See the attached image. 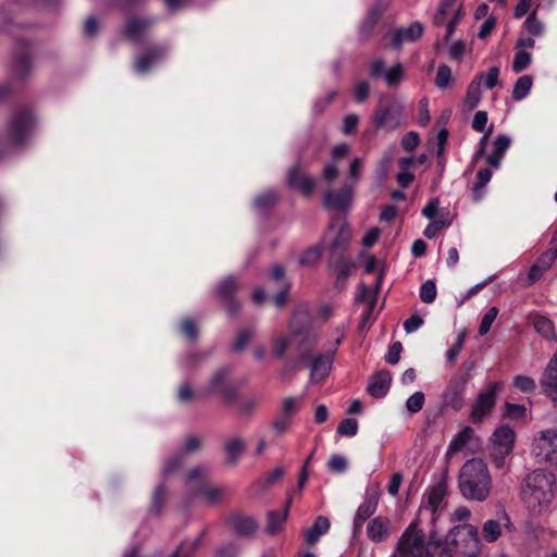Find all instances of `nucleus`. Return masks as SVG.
I'll return each mask as SVG.
<instances>
[{
    "label": "nucleus",
    "mask_w": 557,
    "mask_h": 557,
    "mask_svg": "<svg viewBox=\"0 0 557 557\" xmlns=\"http://www.w3.org/2000/svg\"><path fill=\"white\" fill-rule=\"evenodd\" d=\"M473 430L470 426H465L460 430L450 441L447 453L454 454L461 450L471 440Z\"/></svg>",
    "instance_id": "obj_40"
},
{
    "label": "nucleus",
    "mask_w": 557,
    "mask_h": 557,
    "mask_svg": "<svg viewBox=\"0 0 557 557\" xmlns=\"http://www.w3.org/2000/svg\"><path fill=\"white\" fill-rule=\"evenodd\" d=\"M373 124L376 128L395 131L401 125V112L392 107L380 108L374 113Z\"/></svg>",
    "instance_id": "obj_16"
},
{
    "label": "nucleus",
    "mask_w": 557,
    "mask_h": 557,
    "mask_svg": "<svg viewBox=\"0 0 557 557\" xmlns=\"http://www.w3.org/2000/svg\"><path fill=\"white\" fill-rule=\"evenodd\" d=\"M541 385L544 394L552 400H557V351L549 360L543 373Z\"/></svg>",
    "instance_id": "obj_23"
},
{
    "label": "nucleus",
    "mask_w": 557,
    "mask_h": 557,
    "mask_svg": "<svg viewBox=\"0 0 557 557\" xmlns=\"http://www.w3.org/2000/svg\"><path fill=\"white\" fill-rule=\"evenodd\" d=\"M523 29L532 37H540L544 34V24L532 12L523 23Z\"/></svg>",
    "instance_id": "obj_45"
},
{
    "label": "nucleus",
    "mask_w": 557,
    "mask_h": 557,
    "mask_svg": "<svg viewBox=\"0 0 557 557\" xmlns=\"http://www.w3.org/2000/svg\"><path fill=\"white\" fill-rule=\"evenodd\" d=\"M406 41H416L423 34V25L420 22H413L406 28H399Z\"/></svg>",
    "instance_id": "obj_57"
},
{
    "label": "nucleus",
    "mask_w": 557,
    "mask_h": 557,
    "mask_svg": "<svg viewBox=\"0 0 557 557\" xmlns=\"http://www.w3.org/2000/svg\"><path fill=\"white\" fill-rule=\"evenodd\" d=\"M33 124L34 117L30 111L15 112L8 125L7 141L13 146L23 144L28 138Z\"/></svg>",
    "instance_id": "obj_7"
},
{
    "label": "nucleus",
    "mask_w": 557,
    "mask_h": 557,
    "mask_svg": "<svg viewBox=\"0 0 557 557\" xmlns=\"http://www.w3.org/2000/svg\"><path fill=\"white\" fill-rule=\"evenodd\" d=\"M166 54L164 47H153L148 53L135 61V71L138 74H146L152 66L161 61Z\"/></svg>",
    "instance_id": "obj_28"
},
{
    "label": "nucleus",
    "mask_w": 557,
    "mask_h": 557,
    "mask_svg": "<svg viewBox=\"0 0 557 557\" xmlns=\"http://www.w3.org/2000/svg\"><path fill=\"white\" fill-rule=\"evenodd\" d=\"M554 474L545 471H533L523 479L520 487L521 499L528 510L540 515L548 509L554 499Z\"/></svg>",
    "instance_id": "obj_3"
},
{
    "label": "nucleus",
    "mask_w": 557,
    "mask_h": 557,
    "mask_svg": "<svg viewBox=\"0 0 557 557\" xmlns=\"http://www.w3.org/2000/svg\"><path fill=\"white\" fill-rule=\"evenodd\" d=\"M379 505V487L369 486L366 491V497L359 505L354 518V535L357 536L363 523L372 516L377 509Z\"/></svg>",
    "instance_id": "obj_12"
},
{
    "label": "nucleus",
    "mask_w": 557,
    "mask_h": 557,
    "mask_svg": "<svg viewBox=\"0 0 557 557\" xmlns=\"http://www.w3.org/2000/svg\"><path fill=\"white\" fill-rule=\"evenodd\" d=\"M533 85V79L530 75L520 76L512 88V99L516 101H521L530 94V90Z\"/></svg>",
    "instance_id": "obj_39"
},
{
    "label": "nucleus",
    "mask_w": 557,
    "mask_h": 557,
    "mask_svg": "<svg viewBox=\"0 0 557 557\" xmlns=\"http://www.w3.org/2000/svg\"><path fill=\"white\" fill-rule=\"evenodd\" d=\"M447 484L448 472L444 470L423 494L419 508V519H429L433 525L432 528H440L438 523L444 522L443 513L447 506Z\"/></svg>",
    "instance_id": "obj_4"
},
{
    "label": "nucleus",
    "mask_w": 557,
    "mask_h": 557,
    "mask_svg": "<svg viewBox=\"0 0 557 557\" xmlns=\"http://www.w3.org/2000/svg\"><path fill=\"white\" fill-rule=\"evenodd\" d=\"M499 67L493 66L486 73H481L475 81L483 83L486 89L498 85Z\"/></svg>",
    "instance_id": "obj_49"
},
{
    "label": "nucleus",
    "mask_w": 557,
    "mask_h": 557,
    "mask_svg": "<svg viewBox=\"0 0 557 557\" xmlns=\"http://www.w3.org/2000/svg\"><path fill=\"white\" fill-rule=\"evenodd\" d=\"M511 139L508 135L502 134L495 137L493 140V151L486 156V162L493 169L500 166L502 160L509 149Z\"/></svg>",
    "instance_id": "obj_27"
},
{
    "label": "nucleus",
    "mask_w": 557,
    "mask_h": 557,
    "mask_svg": "<svg viewBox=\"0 0 557 557\" xmlns=\"http://www.w3.org/2000/svg\"><path fill=\"white\" fill-rule=\"evenodd\" d=\"M441 545L450 557H475L480 552L478 529L469 523L451 527L445 536L441 534Z\"/></svg>",
    "instance_id": "obj_5"
},
{
    "label": "nucleus",
    "mask_w": 557,
    "mask_h": 557,
    "mask_svg": "<svg viewBox=\"0 0 557 557\" xmlns=\"http://www.w3.org/2000/svg\"><path fill=\"white\" fill-rule=\"evenodd\" d=\"M503 529H512V524L506 512H503L497 520H486L482 527V536L486 542L493 543L498 540Z\"/></svg>",
    "instance_id": "obj_22"
},
{
    "label": "nucleus",
    "mask_w": 557,
    "mask_h": 557,
    "mask_svg": "<svg viewBox=\"0 0 557 557\" xmlns=\"http://www.w3.org/2000/svg\"><path fill=\"white\" fill-rule=\"evenodd\" d=\"M321 253H322L321 246L310 247L302 252V255L299 258V262L302 265H313L320 260Z\"/></svg>",
    "instance_id": "obj_51"
},
{
    "label": "nucleus",
    "mask_w": 557,
    "mask_h": 557,
    "mask_svg": "<svg viewBox=\"0 0 557 557\" xmlns=\"http://www.w3.org/2000/svg\"><path fill=\"white\" fill-rule=\"evenodd\" d=\"M333 232H335V234L329 245L330 257H338L345 255V251L351 239V231L349 226L345 222H338V224L332 223L327 233L325 234V237Z\"/></svg>",
    "instance_id": "obj_14"
},
{
    "label": "nucleus",
    "mask_w": 557,
    "mask_h": 557,
    "mask_svg": "<svg viewBox=\"0 0 557 557\" xmlns=\"http://www.w3.org/2000/svg\"><path fill=\"white\" fill-rule=\"evenodd\" d=\"M227 491L224 486L215 485H200L198 488L191 490L189 496L185 497L184 509H188L189 506L201 499L206 505L214 506L220 504L226 497Z\"/></svg>",
    "instance_id": "obj_11"
},
{
    "label": "nucleus",
    "mask_w": 557,
    "mask_h": 557,
    "mask_svg": "<svg viewBox=\"0 0 557 557\" xmlns=\"http://www.w3.org/2000/svg\"><path fill=\"white\" fill-rule=\"evenodd\" d=\"M355 267L354 261L346 255L330 257L329 268L336 275V286L343 288L345 282Z\"/></svg>",
    "instance_id": "obj_19"
},
{
    "label": "nucleus",
    "mask_w": 557,
    "mask_h": 557,
    "mask_svg": "<svg viewBox=\"0 0 557 557\" xmlns=\"http://www.w3.org/2000/svg\"><path fill=\"white\" fill-rule=\"evenodd\" d=\"M385 7V4L377 3L369 9L367 16L360 27V33L363 37H370Z\"/></svg>",
    "instance_id": "obj_35"
},
{
    "label": "nucleus",
    "mask_w": 557,
    "mask_h": 557,
    "mask_svg": "<svg viewBox=\"0 0 557 557\" xmlns=\"http://www.w3.org/2000/svg\"><path fill=\"white\" fill-rule=\"evenodd\" d=\"M209 478V469L203 466H196L189 469L185 476L186 496H189L191 490L205 485Z\"/></svg>",
    "instance_id": "obj_31"
},
{
    "label": "nucleus",
    "mask_w": 557,
    "mask_h": 557,
    "mask_svg": "<svg viewBox=\"0 0 557 557\" xmlns=\"http://www.w3.org/2000/svg\"><path fill=\"white\" fill-rule=\"evenodd\" d=\"M200 448V440L196 436H188L181 450L169 459L163 466V474L169 475L177 470L187 454L197 451Z\"/></svg>",
    "instance_id": "obj_18"
},
{
    "label": "nucleus",
    "mask_w": 557,
    "mask_h": 557,
    "mask_svg": "<svg viewBox=\"0 0 557 557\" xmlns=\"http://www.w3.org/2000/svg\"><path fill=\"white\" fill-rule=\"evenodd\" d=\"M491 457L497 468L503 467L506 456H508L513 447L515 432L508 425L497 428L492 437Z\"/></svg>",
    "instance_id": "obj_8"
},
{
    "label": "nucleus",
    "mask_w": 557,
    "mask_h": 557,
    "mask_svg": "<svg viewBox=\"0 0 557 557\" xmlns=\"http://www.w3.org/2000/svg\"><path fill=\"white\" fill-rule=\"evenodd\" d=\"M457 0H441L438 8L433 16V24L435 26L444 25L447 15L453 11Z\"/></svg>",
    "instance_id": "obj_44"
},
{
    "label": "nucleus",
    "mask_w": 557,
    "mask_h": 557,
    "mask_svg": "<svg viewBox=\"0 0 557 557\" xmlns=\"http://www.w3.org/2000/svg\"><path fill=\"white\" fill-rule=\"evenodd\" d=\"M405 76V69L401 63H396L384 72L383 78L389 87L398 86Z\"/></svg>",
    "instance_id": "obj_42"
},
{
    "label": "nucleus",
    "mask_w": 557,
    "mask_h": 557,
    "mask_svg": "<svg viewBox=\"0 0 557 557\" xmlns=\"http://www.w3.org/2000/svg\"><path fill=\"white\" fill-rule=\"evenodd\" d=\"M278 200V196L273 190H267L259 195L253 202L255 210L263 213L270 210Z\"/></svg>",
    "instance_id": "obj_41"
},
{
    "label": "nucleus",
    "mask_w": 557,
    "mask_h": 557,
    "mask_svg": "<svg viewBox=\"0 0 557 557\" xmlns=\"http://www.w3.org/2000/svg\"><path fill=\"white\" fill-rule=\"evenodd\" d=\"M500 388L502 382H494L478 395L470 414L474 423L481 422L492 411L496 403V394Z\"/></svg>",
    "instance_id": "obj_10"
},
{
    "label": "nucleus",
    "mask_w": 557,
    "mask_h": 557,
    "mask_svg": "<svg viewBox=\"0 0 557 557\" xmlns=\"http://www.w3.org/2000/svg\"><path fill=\"white\" fill-rule=\"evenodd\" d=\"M230 368L218 369L210 377L203 393L207 395L221 394L226 404H232L237 395L236 387L228 381Z\"/></svg>",
    "instance_id": "obj_9"
},
{
    "label": "nucleus",
    "mask_w": 557,
    "mask_h": 557,
    "mask_svg": "<svg viewBox=\"0 0 557 557\" xmlns=\"http://www.w3.org/2000/svg\"><path fill=\"white\" fill-rule=\"evenodd\" d=\"M287 183L290 187L299 189L306 196L310 195L315 187L314 178L307 175L299 165L289 171Z\"/></svg>",
    "instance_id": "obj_25"
},
{
    "label": "nucleus",
    "mask_w": 557,
    "mask_h": 557,
    "mask_svg": "<svg viewBox=\"0 0 557 557\" xmlns=\"http://www.w3.org/2000/svg\"><path fill=\"white\" fill-rule=\"evenodd\" d=\"M288 509H289V504H287L285 506L283 512L270 511L268 513V523H267V528H265L268 533L275 534L282 530L283 524L286 521L287 516H288Z\"/></svg>",
    "instance_id": "obj_38"
},
{
    "label": "nucleus",
    "mask_w": 557,
    "mask_h": 557,
    "mask_svg": "<svg viewBox=\"0 0 557 557\" xmlns=\"http://www.w3.org/2000/svg\"><path fill=\"white\" fill-rule=\"evenodd\" d=\"M368 537L373 542H383L392 534V523L386 517H375L367 525Z\"/></svg>",
    "instance_id": "obj_24"
},
{
    "label": "nucleus",
    "mask_w": 557,
    "mask_h": 557,
    "mask_svg": "<svg viewBox=\"0 0 557 557\" xmlns=\"http://www.w3.org/2000/svg\"><path fill=\"white\" fill-rule=\"evenodd\" d=\"M294 336H299L297 342V363L307 361L311 357V352L319 341V336L314 331L305 330L301 332L293 331Z\"/></svg>",
    "instance_id": "obj_17"
},
{
    "label": "nucleus",
    "mask_w": 557,
    "mask_h": 557,
    "mask_svg": "<svg viewBox=\"0 0 557 557\" xmlns=\"http://www.w3.org/2000/svg\"><path fill=\"white\" fill-rule=\"evenodd\" d=\"M152 23L153 20L151 18H132L126 23L123 32L129 39L138 40Z\"/></svg>",
    "instance_id": "obj_33"
},
{
    "label": "nucleus",
    "mask_w": 557,
    "mask_h": 557,
    "mask_svg": "<svg viewBox=\"0 0 557 557\" xmlns=\"http://www.w3.org/2000/svg\"><path fill=\"white\" fill-rule=\"evenodd\" d=\"M498 309L496 307H491L482 317L480 326H479V333L480 335H485L488 333L492 324L494 323L495 319L497 318Z\"/></svg>",
    "instance_id": "obj_53"
},
{
    "label": "nucleus",
    "mask_w": 557,
    "mask_h": 557,
    "mask_svg": "<svg viewBox=\"0 0 557 557\" xmlns=\"http://www.w3.org/2000/svg\"><path fill=\"white\" fill-rule=\"evenodd\" d=\"M481 86L480 81H472L468 86L465 104L470 109H474L481 101Z\"/></svg>",
    "instance_id": "obj_43"
},
{
    "label": "nucleus",
    "mask_w": 557,
    "mask_h": 557,
    "mask_svg": "<svg viewBox=\"0 0 557 557\" xmlns=\"http://www.w3.org/2000/svg\"><path fill=\"white\" fill-rule=\"evenodd\" d=\"M458 488L463 498L482 503L490 497L492 476L481 458L467 460L459 470Z\"/></svg>",
    "instance_id": "obj_2"
},
{
    "label": "nucleus",
    "mask_w": 557,
    "mask_h": 557,
    "mask_svg": "<svg viewBox=\"0 0 557 557\" xmlns=\"http://www.w3.org/2000/svg\"><path fill=\"white\" fill-rule=\"evenodd\" d=\"M557 259V246L554 249L545 251L528 272V284L532 285L539 281L542 275L552 267Z\"/></svg>",
    "instance_id": "obj_20"
},
{
    "label": "nucleus",
    "mask_w": 557,
    "mask_h": 557,
    "mask_svg": "<svg viewBox=\"0 0 557 557\" xmlns=\"http://www.w3.org/2000/svg\"><path fill=\"white\" fill-rule=\"evenodd\" d=\"M327 466L331 471L341 473L347 469V459L341 455H333L330 458Z\"/></svg>",
    "instance_id": "obj_64"
},
{
    "label": "nucleus",
    "mask_w": 557,
    "mask_h": 557,
    "mask_svg": "<svg viewBox=\"0 0 557 557\" xmlns=\"http://www.w3.org/2000/svg\"><path fill=\"white\" fill-rule=\"evenodd\" d=\"M420 143V137H419V134L417 132H409L407 133L403 139H401V147L406 150V151H412L414 150L418 145Z\"/></svg>",
    "instance_id": "obj_62"
},
{
    "label": "nucleus",
    "mask_w": 557,
    "mask_h": 557,
    "mask_svg": "<svg viewBox=\"0 0 557 557\" xmlns=\"http://www.w3.org/2000/svg\"><path fill=\"white\" fill-rule=\"evenodd\" d=\"M352 196L354 188L346 184L339 190H327L324 195V205L334 210H343L350 203Z\"/></svg>",
    "instance_id": "obj_21"
},
{
    "label": "nucleus",
    "mask_w": 557,
    "mask_h": 557,
    "mask_svg": "<svg viewBox=\"0 0 557 557\" xmlns=\"http://www.w3.org/2000/svg\"><path fill=\"white\" fill-rule=\"evenodd\" d=\"M391 382V373L387 370H382L371 376L367 391L372 397L382 398L387 394Z\"/></svg>",
    "instance_id": "obj_26"
},
{
    "label": "nucleus",
    "mask_w": 557,
    "mask_h": 557,
    "mask_svg": "<svg viewBox=\"0 0 557 557\" xmlns=\"http://www.w3.org/2000/svg\"><path fill=\"white\" fill-rule=\"evenodd\" d=\"M252 336V330L246 329L240 331L232 346V350L236 352L242 351L247 346Z\"/></svg>",
    "instance_id": "obj_60"
},
{
    "label": "nucleus",
    "mask_w": 557,
    "mask_h": 557,
    "mask_svg": "<svg viewBox=\"0 0 557 557\" xmlns=\"http://www.w3.org/2000/svg\"><path fill=\"white\" fill-rule=\"evenodd\" d=\"M331 522L329 518L324 516H319L315 519L313 525L305 532V540L307 544H315L323 534L329 532Z\"/></svg>",
    "instance_id": "obj_34"
},
{
    "label": "nucleus",
    "mask_w": 557,
    "mask_h": 557,
    "mask_svg": "<svg viewBox=\"0 0 557 557\" xmlns=\"http://www.w3.org/2000/svg\"><path fill=\"white\" fill-rule=\"evenodd\" d=\"M272 343V355L276 359L284 357L288 346L289 338L286 335H274L271 339Z\"/></svg>",
    "instance_id": "obj_48"
},
{
    "label": "nucleus",
    "mask_w": 557,
    "mask_h": 557,
    "mask_svg": "<svg viewBox=\"0 0 557 557\" xmlns=\"http://www.w3.org/2000/svg\"><path fill=\"white\" fill-rule=\"evenodd\" d=\"M237 288V283L233 276L226 277L224 281H222L218 288H216V295L220 298H223L226 300V307L230 313L234 314L239 309V304L235 301L234 299H230L231 294Z\"/></svg>",
    "instance_id": "obj_29"
},
{
    "label": "nucleus",
    "mask_w": 557,
    "mask_h": 557,
    "mask_svg": "<svg viewBox=\"0 0 557 557\" xmlns=\"http://www.w3.org/2000/svg\"><path fill=\"white\" fill-rule=\"evenodd\" d=\"M357 301H366L369 304V311H371L376 301V292L368 287L364 284H360L359 292L357 294Z\"/></svg>",
    "instance_id": "obj_55"
},
{
    "label": "nucleus",
    "mask_w": 557,
    "mask_h": 557,
    "mask_svg": "<svg viewBox=\"0 0 557 557\" xmlns=\"http://www.w3.org/2000/svg\"><path fill=\"white\" fill-rule=\"evenodd\" d=\"M441 531L442 528H432L426 541L417 522L410 523L399 539L393 557H450L446 547L441 545Z\"/></svg>",
    "instance_id": "obj_1"
},
{
    "label": "nucleus",
    "mask_w": 557,
    "mask_h": 557,
    "mask_svg": "<svg viewBox=\"0 0 557 557\" xmlns=\"http://www.w3.org/2000/svg\"><path fill=\"white\" fill-rule=\"evenodd\" d=\"M492 171L491 169H481L476 173V182L473 185L472 188V199L475 202H479L483 199L485 194V186L492 178Z\"/></svg>",
    "instance_id": "obj_36"
},
{
    "label": "nucleus",
    "mask_w": 557,
    "mask_h": 557,
    "mask_svg": "<svg viewBox=\"0 0 557 557\" xmlns=\"http://www.w3.org/2000/svg\"><path fill=\"white\" fill-rule=\"evenodd\" d=\"M465 343V335L458 334V336L455 339L454 345L447 350L446 358L449 362H454L461 351Z\"/></svg>",
    "instance_id": "obj_63"
},
{
    "label": "nucleus",
    "mask_w": 557,
    "mask_h": 557,
    "mask_svg": "<svg viewBox=\"0 0 557 557\" xmlns=\"http://www.w3.org/2000/svg\"><path fill=\"white\" fill-rule=\"evenodd\" d=\"M515 386L523 393L532 392L535 388V382L527 375H517L513 381Z\"/></svg>",
    "instance_id": "obj_61"
},
{
    "label": "nucleus",
    "mask_w": 557,
    "mask_h": 557,
    "mask_svg": "<svg viewBox=\"0 0 557 557\" xmlns=\"http://www.w3.org/2000/svg\"><path fill=\"white\" fill-rule=\"evenodd\" d=\"M424 394L422 392L413 393L406 401V408L411 413L419 412L424 405Z\"/></svg>",
    "instance_id": "obj_59"
},
{
    "label": "nucleus",
    "mask_w": 557,
    "mask_h": 557,
    "mask_svg": "<svg viewBox=\"0 0 557 557\" xmlns=\"http://www.w3.org/2000/svg\"><path fill=\"white\" fill-rule=\"evenodd\" d=\"M32 64L27 55H22L14 61L13 73L20 79H23L25 75L30 71Z\"/></svg>",
    "instance_id": "obj_58"
},
{
    "label": "nucleus",
    "mask_w": 557,
    "mask_h": 557,
    "mask_svg": "<svg viewBox=\"0 0 557 557\" xmlns=\"http://www.w3.org/2000/svg\"><path fill=\"white\" fill-rule=\"evenodd\" d=\"M532 55L524 50H518L512 61V70L516 73L522 72L531 64Z\"/></svg>",
    "instance_id": "obj_50"
},
{
    "label": "nucleus",
    "mask_w": 557,
    "mask_h": 557,
    "mask_svg": "<svg viewBox=\"0 0 557 557\" xmlns=\"http://www.w3.org/2000/svg\"><path fill=\"white\" fill-rule=\"evenodd\" d=\"M531 453L537 462L557 469V431L549 429L539 432L533 440Z\"/></svg>",
    "instance_id": "obj_6"
},
{
    "label": "nucleus",
    "mask_w": 557,
    "mask_h": 557,
    "mask_svg": "<svg viewBox=\"0 0 557 557\" xmlns=\"http://www.w3.org/2000/svg\"><path fill=\"white\" fill-rule=\"evenodd\" d=\"M301 397H285L282 400L280 414L292 420L301 404Z\"/></svg>",
    "instance_id": "obj_47"
},
{
    "label": "nucleus",
    "mask_w": 557,
    "mask_h": 557,
    "mask_svg": "<svg viewBox=\"0 0 557 557\" xmlns=\"http://www.w3.org/2000/svg\"><path fill=\"white\" fill-rule=\"evenodd\" d=\"M230 521L233 531L239 536H250L258 528V523L252 517L233 515Z\"/></svg>",
    "instance_id": "obj_30"
},
{
    "label": "nucleus",
    "mask_w": 557,
    "mask_h": 557,
    "mask_svg": "<svg viewBox=\"0 0 557 557\" xmlns=\"http://www.w3.org/2000/svg\"><path fill=\"white\" fill-rule=\"evenodd\" d=\"M533 325L535 331L543 337L548 339L554 337V324L548 318L537 315L533 320Z\"/></svg>",
    "instance_id": "obj_46"
},
{
    "label": "nucleus",
    "mask_w": 557,
    "mask_h": 557,
    "mask_svg": "<svg viewBox=\"0 0 557 557\" xmlns=\"http://www.w3.org/2000/svg\"><path fill=\"white\" fill-rule=\"evenodd\" d=\"M436 285L433 281L424 282L420 287V299L425 304H431L436 298Z\"/></svg>",
    "instance_id": "obj_54"
},
{
    "label": "nucleus",
    "mask_w": 557,
    "mask_h": 557,
    "mask_svg": "<svg viewBox=\"0 0 557 557\" xmlns=\"http://www.w3.org/2000/svg\"><path fill=\"white\" fill-rule=\"evenodd\" d=\"M395 151L396 147L388 148L379 160L375 168V174L379 181L383 182L387 177L394 162Z\"/></svg>",
    "instance_id": "obj_37"
},
{
    "label": "nucleus",
    "mask_w": 557,
    "mask_h": 557,
    "mask_svg": "<svg viewBox=\"0 0 557 557\" xmlns=\"http://www.w3.org/2000/svg\"><path fill=\"white\" fill-rule=\"evenodd\" d=\"M245 441L240 435L228 437L223 444L224 451L227 455V463L236 465L245 450Z\"/></svg>",
    "instance_id": "obj_32"
},
{
    "label": "nucleus",
    "mask_w": 557,
    "mask_h": 557,
    "mask_svg": "<svg viewBox=\"0 0 557 557\" xmlns=\"http://www.w3.org/2000/svg\"><path fill=\"white\" fill-rule=\"evenodd\" d=\"M341 339H337L335 347H337ZM335 350L336 348L324 354H319L311 360V362L309 363L310 383L319 384L329 376L333 367Z\"/></svg>",
    "instance_id": "obj_13"
},
{
    "label": "nucleus",
    "mask_w": 557,
    "mask_h": 557,
    "mask_svg": "<svg viewBox=\"0 0 557 557\" xmlns=\"http://www.w3.org/2000/svg\"><path fill=\"white\" fill-rule=\"evenodd\" d=\"M467 384L468 380L463 375L453 380L443 395L444 405L455 411H459L465 404V391Z\"/></svg>",
    "instance_id": "obj_15"
},
{
    "label": "nucleus",
    "mask_w": 557,
    "mask_h": 557,
    "mask_svg": "<svg viewBox=\"0 0 557 557\" xmlns=\"http://www.w3.org/2000/svg\"><path fill=\"white\" fill-rule=\"evenodd\" d=\"M451 81V70L446 64H441L437 69L436 77H435V85L440 89H445L448 87L449 83Z\"/></svg>",
    "instance_id": "obj_52"
},
{
    "label": "nucleus",
    "mask_w": 557,
    "mask_h": 557,
    "mask_svg": "<svg viewBox=\"0 0 557 557\" xmlns=\"http://www.w3.org/2000/svg\"><path fill=\"white\" fill-rule=\"evenodd\" d=\"M358 431V421L352 418L344 419L337 426L341 436H355Z\"/></svg>",
    "instance_id": "obj_56"
}]
</instances>
